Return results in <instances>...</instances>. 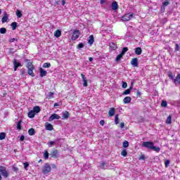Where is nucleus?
Listing matches in <instances>:
<instances>
[{"mask_svg":"<svg viewBox=\"0 0 180 180\" xmlns=\"http://www.w3.org/2000/svg\"><path fill=\"white\" fill-rule=\"evenodd\" d=\"M143 147L148 148V150H152L153 151L158 152V148L154 146V143L151 141H145L142 144Z\"/></svg>","mask_w":180,"mask_h":180,"instance_id":"f257e3e1","label":"nucleus"},{"mask_svg":"<svg viewBox=\"0 0 180 180\" xmlns=\"http://www.w3.org/2000/svg\"><path fill=\"white\" fill-rule=\"evenodd\" d=\"M0 173L4 178H8V176H9V172L5 166H0Z\"/></svg>","mask_w":180,"mask_h":180,"instance_id":"f03ea898","label":"nucleus"},{"mask_svg":"<svg viewBox=\"0 0 180 180\" xmlns=\"http://www.w3.org/2000/svg\"><path fill=\"white\" fill-rule=\"evenodd\" d=\"M42 172L44 175H46V174H50V172H51V166H50V164L46 163L44 165Z\"/></svg>","mask_w":180,"mask_h":180,"instance_id":"7ed1b4c3","label":"nucleus"},{"mask_svg":"<svg viewBox=\"0 0 180 180\" xmlns=\"http://www.w3.org/2000/svg\"><path fill=\"white\" fill-rule=\"evenodd\" d=\"M133 16H134V13H128L122 17V20H124V22H129V20H131Z\"/></svg>","mask_w":180,"mask_h":180,"instance_id":"20e7f679","label":"nucleus"},{"mask_svg":"<svg viewBox=\"0 0 180 180\" xmlns=\"http://www.w3.org/2000/svg\"><path fill=\"white\" fill-rule=\"evenodd\" d=\"M81 34V31H79V30H75L72 35V40L73 41H75V40H77V39H78L79 37Z\"/></svg>","mask_w":180,"mask_h":180,"instance_id":"39448f33","label":"nucleus"},{"mask_svg":"<svg viewBox=\"0 0 180 180\" xmlns=\"http://www.w3.org/2000/svg\"><path fill=\"white\" fill-rule=\"evenodd\" d=\"M50 155L51 158H58V157H60V153L58 150L54 149L51 152Z\"/></svg>","mask_w":180,"mask_h":180,"instance_id":"423d86ee","label":"nucleus"},{"mask_svg":"<svg viewBox=\"0 0 180 180\" xmlns=\"http://www.w3.org/2000/svg\"><path fill=\"white\" fill-rule=\"evenodd\" d=\"M59 120V119H61V117H60V115L56 114V113H53L52 114L49 118V122H53V120Z\"/></svg>","mask_w":180,"mask_h":180,"instance_id":"0eeeda50","label":"nucleus"},{"mask_svg":"<svg viewBox=\"0 0 180 180\" xmlns=\"http://www.w3.org/2000/svg\"><path fill=\"white\" fill-rule=\"evenodd\" d=\"M131 64L134 67H139V59H137V58H132L131 60Z\"/></svg>","mask_w":180,"mask_h":180,"instance_id":"6e6552de","label":"nucleus"},{"mask_svg":"<svg viewBox=\"0 0 180 180\" xmlns=\"http://www.w3.org/2000/svg\"><path fill=\"white\" fill-rule=\"evenodd\" d=\"M14 71H16L19 67H22V64L18 62L16 60H13Z\"/></svg>","mask_w":180,"mask_h":180,"instance_id":"1a4fd4ad","label":"nucleus"},{"mask_svg":"<svg viewBox=\"0 0 180 180\" xmlns=\"http://www.w3.org/2000/svg\"><path fill=\"white\" fill-rule=\"evenodd\" d=\"M39 75L41 78H43V77H46L47 75V71L44 70L43 68H39Z\"/></svg>","mask_w":180,"mask_h":180,"instance_id":"9d476101","label":"nucleus"},{"mask_svg":"<svg viewBox=\"0 0 180 180\" xmlns=\"http://www.w3.org/2000/svg\"><path fill=\"white\" fill-rule=\"evenodd\" d=\"M45 128H46V130H49V131H51V130H53V124H51L49 122H46L45 123Z\"/></svg>","mask_w":180,"mask_h":180,"instance_id":"9b49d317","label":"nucleus"},{"mask_svg":"<svg viewBox=\"0 0 180 180\" xmlns=\"http://www.w3.org/2000/svg\"><path fill=\"white\" fill-rule=\"evenodd\" d=\"M80 75L82 77V79H83V86H88V80H86V77H85V75L82 73Z\"/></svg>","mask_w":180,"mask_h":180,"instance_id":"f8f14e48","label":"nucleus"},{"mask_svg":"<svg viewBox=\"0 0 180 180\" xmlns=\"http://www.w3.org/2000/svg\"><path fill=\"white\" fill-rule=\"evenodd\" d=\"M34 70V67L30 68L27 70L28 75H30V77H34V72H33V70Z\"/></svg>","mask_w":180,"mask_h":180,"instance_id":"ddd939ff","label":"nucleus"},{"mask_svg":"<svg viewBox=\"0 0 180 180\" xmlns=\"http://www.w3.org/2000/svg\"><path fill=\"white\" fill-rule=\"evenodd\" d=\"M115 112H116V109L115 108H110L108 111L109 116H110V117H112V116H115Z\"/></svg>","mask_w":180,"mask_h":180,"instance_id":"4468645a","label":"nucleus"},{"mask_svg":"<svg viewBox=\"0 0 180 180\" xmlns=\"http://www.w3.org/2000/svg\"><path fill=\"white\" fill-rule=\"evenodd\" d=\"M95 41V38L94 37V35H90L89 37L88 43L90 46H92Z\"/></svg>","mask_w":180,"mask_h":180,"instance_id":"2eb2a0df","label":"nucleus"},{"mask_svg":"<svg viewBox=\"0 0 180 180\" xmlns=\"http://www.w3.org/2000/svg\"><path fill=\"white\" fill-rule=\"evenodd\" d=\"M111 8L112 11H117V9L119 8V5L117 4V1H113L111 5Z\"/></svg>","mask_w":180,"mask_h":180,"instance_id":"dca6fc26","label":"nucleus"},{"mask_svg":"<svg viewBox=\"0 0 180 180\" xmlns=\"http://www.w3.org/2000/svg\"><path fill=\"white\" fill-rule=\"evenodd\" d=\"M29 61H30L29 59L25 60V62L27 63L26 68L29 69V68H32V67H34V65H33V63L29 62Z\"/></svg>","mask_w":180,"mask_h":180,"instance_id":"f3484780","label":"nucleus"},{"mask_svg":"<svg viewBox=\"0 0 180 180\" xmlns=\"http://www.w3.org/2000/svg\"><path fill=\"white\" fill-rule=\"evenodd\" d=\"M53 36L56 38L60 37H61V30H56L54 33Z\"/></svg>","mask_w":180,"mask_h":180,"instance_id":"a211bd4d","label":"nucleus"},{"mask_svg":"<svg viewBox=\"0 0 180 180\" xmlns=\"http://www.w3.org/2000/svg\"><path fill=\"white\" fill-rule=\"evenodd\" d=\"M143 50H141V47H137L135 49V54H136L137 56H140Z\"/></svg>","mask_w":180,"mask_h":180,"instance_id":"6ab92c4d","label":"nucleus"},{"mask_svg":"<svg viewBox=\"0 0 180 180\" xmlns=\"http://www.w3.org/2000/svg\"><path fill=\"white\" fill-rule=\"evenodd\" d=\"M124 103H130L131 102V97L127 96L123 99Z\"/></svg>","mask_w":180,"mask_h":180,"instance_id":"aec40b11","label":"nucleus"},{"mask_svg":"<svg viewBox=\"0 0 180 180\" xmlns=\"http://www.w3.org/2000/svg\"><path fill=\"white\" fill-rule=\"evenodd\" d=\"M34 116H36V113L34 111L30 110L28 112V117H30V119H33V117H34Z\"/></svg>","mask_w":180,"mask_h":180,"instance_id":"412c9836","label":"nucleus"},{"mask_svg":"<svg viewBox=\"0 0 180 180\" xmlns=\"http://www.w3.org/2000/svg\"><path fill=\"white\" fill-rule=\"evenodd\" d=\"M28 134L30 136H34L36 134V131L34 130V128H30L29 130H28Z\"/></svg>","mask_w":180,"mask_h":180,"instance_id":"4be33fe9","label":"nucleus"},{"mask_svg":"<svg viewBox=\"0 0 180 180\" xmlns=\"http://www.w3.org/2000/svg\"><path fill=\"white\" fill-rule=\"evenodd\" d=\"M109 47L110 48V49H112V50H116V49H117V45H116L115 43H113V42H110V44H109Z\"/></svg>","mask_w":180,"mask_h":180,"instance_id":"5701e85b","label":"nucleus"},{"mask_svg":"<svg viewBox=\"0 0 180 180\" xmlns=\"http://www.w3.org/2000/svg\"><path fill=\"white\" fill-rule=\"evenodd\" d=\"M41 110V109L38 105L34 106L32 110V111L34 112L35 113H40Z\"/></svg>","mask_w":180,"mask_h":180,"instance_id":"b1692460","label":"nucleus"},{"mask_svg":"<svg viewBox=\"0 0 180 180\" xmlns=\"http://www.w3.org/2000/svg\"><path fill=\"white\" fill-rule=\"evenodd\" d=\"M15 15L18 19H20V18L23 16V14H22V11H20V10H16Z\"/></svg>","mask_w":180,"mask_h":180,"instance_id":"393cba45","label":"nucleus"},{"mask_svg":"<svg viewBox=\"0 0 180 180\" xmlns=\"http://www.w3.org/2000/svg\"><path fill=\"white\" fill-rule=\"evenodd\" d=\"M131 89H132V87H130L129 89L125 90L122 93V95H130V94H131Z\"/></svg>","mask_w":180,"mask_h":180,"instance_id":"a878e982","label":"nucleus"},{"mask_svg":"<svg viewBox=\"0 0 180 180\" xmlns=\"http://www.w3.org/2000/svg\"><path fill=\"white\" fill-rule=\"evenodd\" d=\"M174 84H180V74L177 75L176 78L174 79Z\"/></svg>","mask_w":180,"mask_h":180,"instance_id":"bb28decb","label":"nucleus"},{"mask_svg":"<svg viewBox=\"0 0 180 180\" xmlns=\"http://www.w3.org/2000/svg\"><path fill=\"white\" fill-rule=\"evenodd\" d=\"M12 30H16V28L18 27V22H13L11 24Z\"/></svg>","mask_w":180,"mask_h":180,"instance_id":"cd10ccee","label":"nucleus"},{"mask_svg":"<svg viewBox=\"0 0 180 180\" xmlns=\"http://www.w3.org/2000/svg\"><path fill=\"white\" fill-rule=\"evenodd\" d=\"M62 117H63V119H68V117H70V112H68V111H65L63 113Z\"/></svg>","mask_w":180,"mask_h":180,"instance_id":"c85d7f7f","label":"nucleus"},{"mask_svg":"<svg viewBox=\"0 0 180 180\" xmlns=\"http://www.w3.org/2000/svg\"><path fill=\"white\" fill-rule=\"evenodd\" d=\"M2 23H5L8 22V15L6 13L4 14V16L1 18Z\"/></svg>","mask_w":180,"mask_h":180,"instance_id":"c756f323","label":"nucleus"},{"mask_svg":"<svg viewBox=\"0 0 180 180\" xmlns=\"http://www.w3.org/2000/svg\"><path fill=\"white\" fill-rule=\"evenodd\" d=\"M17 129L18 130H22V120H20L17 123Z\"/></svg>","mask_w":180,"mask_h":180,"instance_id":"7c9ffc66","label":"nucleus"},{"mask_svg":"<svg viewBox=\"0 0 180 180\" xmlns=\"http://www.w3.org/2000/svg\"><path fill=\"white\" fill-rule=\"evenodd\" d=\"M123 58V53H120L119 55L117 56L115 60L116 61H120Z\"/></svg>","mask_w":180,"mask_h":180,"instance_id":"2f4dec72","label":"nucleus"},{"mask_svg":"<svg viewBox=\"0 0 180 180\" xmlns=\"http://www.w3.org/2000/svg\"><path fill=\"white\" fill-rule=\"evenodd\" d=\"M172 122V117L169 115L166 120V123L167 124H171Z\"/></svg>","mask_w":180,"mask_h":180,"instance_id":"473e14b6","label":"nucleus"},{"mask_svg":"<svg viewBox=\"0 0 180 180\" xmlns=\"http://www.w3.org/2000/svg\"><path fill=\"white\" fill-rule=\"evenodd\" d=\"M51 67V63H45L43 64V68H50Z\"/></svg>","mask_w":180,"mask_h":180,"instance_id":"72a5a7b5","label":"nucleus"},{"mask_svg":"<svg viewBox=\"0 0 180 180\" xmlns=\"http://www.w3.org/2000/svg\"><path fill=\"white\" fill-rule=\"evenodd\" d=\"M5 137H6L5 132L0 133V140H5Z\"/></svg>","mask_w":180,"mask_h":180,"instance_id":"f704fd0d","label":"nucleus"},{"mask_svg":"<svg viewBox=\"0 0 180 180\" xmlns=\"http://www.w3.org/2000/svg\"><path fill=\"white\" fill-rule=\"evenodd\" d=\"M44 160H49V151L44 150Z\"/></svg>","mask_w":180,"mask_h":180,"instance_id":"c9c22d12","label":"nucleus"},{"mask_svg":"<svg viewBox=\"0 0 180 180\" xmlns=\"http://www.w3.org/2000/svg\"><path fill=\"white\" fill-rule=\"evenodd\" d=\"M127 51H129V48H127V47H124V48L122 49V51L121 53H122L123 56H124V53H127Z\"/></svg>","mask_w":180,"mask_h":180,"instance_id":"e433bc0d","label":"nucleus"},{"mask_svg":"<svg viewBox=\"0 0 180 180\" xmlns=\"http://www.w3.org/2000/svg\"><path fill=\"white\" fill-rule=\"evenodd\" d=\"M121 155H122V157H126L127 155V150L126 149H123L121 152Z\"/></svg>","mask_w":180,"mask_h":180,"instance_id":"4c0bfd02","label":"nucleus"},{"mask_svg":"<svg viewBox=\"0 0 180 180\" xmlns=\"http://www.w3.org/2000/svg\"><path fill=\"white\" fill-rule=\"evenodd\" d=\"M168 105V103H167V101H162L161 103L162 108H167Z\"/></svg>","mask_w":180,"mask_h":180,"instance_id":"58836bf2","label":"nucleus"},{"mask_svg":"<svg viewBox=\"0 0 180 180\" xmlns=\"http://www.w3.org/2000/svg\"><path fill=\"white\" fill-rule=\"evenodd\" d=\"M122 146L124 148H127V147H129V141H124L122 143Z\"/></svg>","mask_w":180,"mask_h":180,"instance_id":"ea45409f","label":"nucleus"},{"mask_svg":"<svg viewBox=\"0 0 180 180\" xmlns=\"http://www.w3.org/2000/svg\"><path fill=\"white\" fill-rule=\"evenodd\" d=\"M0 33L1 34H5V33H6V28L5 27L0 28Z\"/></svg>","mask_w":180,"mask_h":180,"instance_id":"a19ab883","label":"nucleus"},{"mask_svg":"<svg viewBox=\"0 0 180 180\" xmlns=\"http://www.w3.org/2000/svg\"><path fill=\"white\" fill-rule=\"evenodd\" d=\"M115 124H119V115H115Z\"/></svg>","mask_w":180,"mask_h":180,"instance_id":"79ce46f5","label":"nucleus"},{"mask_svg":"<svg viewBox=\"0 0 180 180\" xmlns=\"http://www.w3.org/2000/svg\"><path fill=\"white\" fill-rule=\"evenodd\" d=\"M84 44H82V43H79V44H77V49H84Z\"/></svg>","mask_w":180,"mask_h":180,"instance_id":"37998d69","label":"nucleus"},{"mask_svg":"<svg viewBox=\"0 0 180 180\" xmlns=\"http://www.w3.org/2000/svg\"><path fill=\"white\" fill-rule=\"evenodd\" d=\"M168 77H169V78H170L172 81H173V82H174V79H175L174 78V75H172V72H169V74H168Z\"/></svg>","mask_w":180,"mask_h":180,"instance_id":"c03bdc74","label":"nucleus"},{"mask_svg":"<svg viewBox=\"0 0 180 180\" xmlns=\"http://www.w3.org/2000/svg\"><path fill=\"white\" fill-rule=\"evenodd\" d=\"M139 160L140 161H144V160H146V157L144 156V155L141 154V155L139 156Z\"/></svg>","mask_w":180,"mask_h":180,"instance_id":"a18cd8bd","label":"nucleus"},{"mask_svg":"<svg viewBox=\"0 0 180 180\" xmlns=\"http://www.w3.org/2000/svg\"><path fill=\"white\" fill-rule=\"evenodd\" d=\"M25 169L27 170V167H29V162H25L23 163Z\"/></svg>","mask_w":180,"mask_h":180,"instance_id":"49530a36","label":"nucleus"},{"mask_svg":"<svg viewBox=\"0 0 180 180\" xmlns=\"http://www.w3.org/2000/svg\"><path fill=\"white\" fill-rule=\"evenodd\" d=\"M165 165L166 168H168V167H169V160H165Z\"/></svg>","mask_w":180,"mask_h":180,"instance_id":"de8ad7c7","label":"nucleus"},{"mask_svg":"<svg viewBox=\"0 0 180 180\" xmlns=\"http://www.w3.org/2000/svg\"><path fill=\"white\" fill-rule=\"evenodd\" d=\"M15 41H18V39L17 38H11L9 39V42L10 43H13Z\"/></svg>","mask_w":180,"mask_h":180,"instance_id":"09e8293b","label":"nucleus"},{"mask_svg":"<svg viewBox=\"0 0 180 180\" xmlns=\"http://www.w3.org/2000/svg\"><path fill=\"white\" fill-rule=\"evenodd\" d=\"M105 166H106V162L104 161L101 163V167L102 169H105Z\"/></svg>","mask_w":180,"mask_h":180,"instance_id":"8fccbe9b","label":"nucleus"},{"mask_svg":"<svg viewBox=\"0 0 180 180\" xmlns=\"http://www.w3.org/2000/svg\"><path fill=\"white\" fill-rule=\"evenodd\" d=\"M122 88H124V89H126V88H127V83L126 82H122Z\"/></svg>","mask_w":180,"mask_h":180,"instance_id":"3c124183","label":"nucleus"},{"mask_svg":"<svg viewBox=\"0 0 180 180\" xmlns=\"http://www.w3.org/2000/svg\"><path fill=\"white\" fill-rule=\"evenodd\" d=\"M168 5H169V1H165V2H163L162 3V6H168Z\"/></svg>","mask_w":180,"mask_h":180,"instance_id":"603ef678","label":"nucleus"},{"mask_svg":"<svg viewBox=\"0 0 180 180\" xmlns=\"http://www.w3.org/2000/svg\"><path fill=\"white\" fill-rule=\"evenodd\" d=\"M179 49H180V47H179V45L178 44H176L175 46V51H179Z\"/></svg>","mask_w":180,"mask_h":180,"instance_id":"864d4df0","label":"nucleus"},{"mask_svg":"<svg viewBox=\"0 0 180 180\" xmlns=\"http://www.w3.org/2000/svg\"><path fill=\"white\" fill-rule=\"evenodd\" d=\"M20 74H21V75L23 77V76H25V74H26V71H25L24 69H22V70H20Z\"/></svg>","mask_w":180,"mask_h":180,"instance_id":"5fc2aeb1","label":"nucleus"},{"mask_svg":"<svg viewBox=\"0 0 180 180\" xmlns=\"http://www.w3.org/2000/svg\"><path fill=\"white\" fill-rule=\"evenodd\" d=\"M48 144L51 145V147L54 146L56 144V142L53 141H50Z\"/></svg>","mask_w":180,"mask_h":180,"instance_id":"6e6d98bb","label":"nucleus"},{"mask_svg":"<svg viewBox=\"0 0 180 180\" xmlns=\"http://www.w3.org/2000/svg\"><path fill=\"white\" fill-rule=\"evenodd\" d=\"M160 11L162 12V13L165 12V7L164 6H161Z\"/></svg>","mask_w":180,"mask_h":180,"instance_id":"4d7b16f0","label":"nucleus"},{"mask_svg":"<svg viewBox=\"0 0 180 180\" xmlns=\"http://www.w3.org/2000/svg\"><path fill=\"white\" fill-rule=\"evenodd\" d=\"M120 127L121 129H124V122H120Z\"/></svg>","mask_w":180,"mask_h":180,"instance_id":"13d9d810","label":"nucleus"},{"mask_svg":"<svg viewBox=\"0 0 180 180\" xmlns=\"http://www.w3.org/2000/svg\"><path fill=\"white\" fill-rule=\"evenodd\" d=\"M13 171H14V172H18V171H19V169L16 167H13Z\"/></svg>","mask_w":180,"mask_h":180,"instance_id":"bf43d9fd","label":"nucleus"},{"mask_svg":"<svg viewBox=\"0 0 180 180\" xmlns=\"http://www.w3.org/2000/svg\"><path fill=\"white\" fill-rule=\"evenodd\" d=\"M101 126H105V120H102L100 121Z\"/></svg>","mask_w":180,"mask_h":180,"instance_id":"052dcab7","label":"nucleus"},{"mask_svg":"<svg viewBox=\"0 0 180 180\" xmlns=\"http://www.w3.org/2000/svg\"><path fill=\"white\" fill-rule=\"evenodd\" d=\"M49 98H53V95H54V93L50 91V92L49 93Z\"/></svg>","mask_w":180,"mask_h":180,"instance_id":"680f3d73","label":"nucleus"},{"mask_svg":"<svg viewBox=\"0 0 180 180\" xmlns=\"http://www.w3.org/2000/svg\"><path fill=\"white\" fill-rule=\"evenodd\" d=\"M20 141H23L25 140V136L22 135L20 138Z\"/></svg>","mask_w":180,"mask_h":180,"instance_id":"e2e57ef3","label":"nucleus"},{"mask_svg":"<svg viewBox=\"0 0 180 180\" xmlns=\"http://www.w3.org/2000/svg\"><path fill=\"white\" fill-rule=\"evenodd\" d=\"M106 2V0H101L100 1V3L101 4H105Z\"/></svg>","mask_w":180,"mask_h":180,"instance_id":"0e129e2a","label":"nucleus"},{"mask_svg":"<svg viewBox=\"0 0 180 180\" xmlns=\"http://www.w3.org/2000/svg\"><path fill=\"white\" fill-rule=\"evenodd\" d=\"M89 61H90V62L94 61V58L89 57Z\"/></svg>","mask_w":180,"mask_h":180,"instance_id":"69168bd1","label":"nucleus"},{"mask_svg":"<svg viewBox=\"0 0 180 180\" xmlns=\"http://www.w3.org/2000/svg\"><path fill=\"white\" fill-rule=\"evenodd\" d=\"M62 5L64 6L65 5V0H62Z\"/></svg>","mask_w":180,"mask_h":180,"instance_id":"338daca9","label":"nucleus"},{"mask_svg":"<svg viewBox=\"0 0 180 180\" xmlns=\"http://www.w3.org/2000/svg\"><path fill=\"white\" fill-rule=\"evenodd\" d=\"M52 168H57V166L55 164L52 165Z\"/></svg>","mask_w":180,"mask_h":180,"instance_id":"774afa93","label":"nucleus"}]
</instances>
